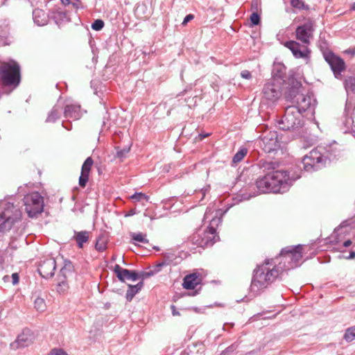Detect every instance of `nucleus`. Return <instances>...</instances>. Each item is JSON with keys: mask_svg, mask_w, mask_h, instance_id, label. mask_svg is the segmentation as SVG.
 <instances>
[{"mask_svg": "<svg viewBox=\"0 0 355 355\" xmlns=\"http://www.w3.org/2000/svg\"><path fill=\"white\" fill-rule=\"evenodd\" d=\"M259 168L266 173L255 182L257 191L244 199L248 200L261 193H285L288 191L294 182L301 178V172L279 169V164L277 162L261 159L258 162Z\"/></svg>", "mask_w": 355, "mask_h": 355, "instance_id": "f257e3e1", "label": "nucleus"}, {"mask_svg": "<svg viewBox=\"0 0 355 355\" xmlns=\"http://www.w3.org/2000/svg\"><path fill=\"white\" fill-rule=\"evenodd\" d=\"M340 155V145L334 141L325 146H320L304 156L302 164L306 172H313L325 166L327 162L336 159Z\"/></svg>", "mask_w": 355, "mask_h": 355, "instance_id": "f03ea898", "label": "nucleus"}, {"mask_svg": "<svg viewBox=\"0 0 355 355\" xmlns=\"http://www.w3.org/2000/svg\"><path fill=\"white\" fill-rule=\"evenodd\" d=\"M282 273L276 266V260L266 259L262 264L258 265L253 271L250 291L254 295L260 293L272 283L282 278Z\"/></svg>", "mask_w": 355, "mask_h": 355, "instance_id": "7ed1b4c3", "label": "nucleus"}, {"mask_svg": "<svg viewBox=\"0 0 355 355\" xmlns=\"http://www.w3.org/2000/svg\"><path fill=\"white\" fill-rule=\"evenodd\" d=\"M314 31L313 23L308 21L297 26L295 31L297 40L302 42V44L290 40L284 44V46L289 49L296 58H306L309 56L310 51L308 46L310 44V39L313 37Z\"/></svg>", "mask_w": 355, "mask_h": 355, "instance_id": "20e7f679", "label": "nucleus"}, {"mask_svg": "<svg viewBox=\"0 0 355 355\" xmlns=\"http://www.w3.org/2000/svg\"><path fill=\"white\" fill-rule=\"evenodd\" d=\"M21 210L8 199L0 201V232H7L20 220Z\"/></svg>", "mask_w": 355, "mask_h": 355, "instance_id": "39448f33", "label": "nucleus"}, {"mask_svg": "<svg viewBox=\"0 0 355 355\" xmlns=\"http://www.w3.org/2000/svg\"><path fill=\"white\" fill-rule=\"evenodd\" d=\"M301 245L295 246H288L283 248L280 253V261L277 263L276 260V266L281 272L282 275L284 271L293 269L302 263V252Z\"/></svg>", "mask_w": 355, "mask_h": 355, "instance_id": "423d86ee", "label": "nucleus"}, {"mask_svg": "<svg viewBox=\"0 0 355 355\" xmlns=\"http://www.w3.org/2000/svg\"><path fill=\"white\" fill-rule=\"evenodd\" d=\"M279 129L284 131L297 132L304 125L303 116L295 106H288L284 114L277 121Z\"/></svg>", "mask_w": 355, "mask_h": 355, "instance_id": "0eeeda50", "label": "nucleus"}, {"mask_svg": "<svg viewBox=\"0 0 355 355\" xmlns=\"http://www.w3.org/2000/svg\"><path fill=\"white\" fill-rule=\"evenodd\" d=\"M221 223V218L217 216L210 220L209 225L202 232H197L193 236L192 241L201 248L212 246L218 239L216 227Z\"/></svg>", "mask_w": 355, "mask_h": 355, "instance_id": "6e6552de", "label": "nucleus"}, {"mask_svg": "<svg viewBox=\"0 0 355 355\" xmlns=\"http://www.w3.org/2000/svg\"><path fill=\"white\" fill-rule=\"evenodd\" d=\"M0 80L3 85L17 86L20 82L19 64L14 60L3 63L0 67Z\"/></svg>", "mask_w": 355, "mask_h": 355, "instance_id": "1a4fd4ad", "label": "nucleus"}, {"mask_svg": "<svg viewBox=\"0 0 355 355\" xmlns=\"http://www.w3.org/2000/svg\"><path fill=\"white\" fill-rule=\"evenodd\" d=\"M25 210L29 217L36 216L44 209V198L38 192L27 194L24 198Z\"/></svg>", "mask_w": 355, "mask_h": 355, "instance_id": "9d476101", "label": "nucleus"}, {"mask_svg": "<svg viewBox=\"0 0 355 355\" xmlns=\"http://www.w3.org/2000/svg\"><path fill=\"white\" fill-rule=\"evenodd\" d=\"M258 141L259 146L267 153L276 151L280 147V142L276 131H266L260 136Z\"/></svg>", "mask_w": 355, "mask_h": 355, "instance_id": "9b49d317", "label": "nucleus"}, {"mask_svg": "<svg viewBox=\"0 0 355 355\" xmlns=\"http://www.w3.org/2000/svg\"><path fill=\"white\" fill-rule=\"evenodd\" d=\"M323 57L329 65L336 78L340 79L341 73L345 70V62L340 56L336 55L331 51H324Z\"/></svg>", "mask_w": 355, "mask_h": 355, "instance_id": "f8f14e48", "label": "nucleus"}, {"mask_svg": "<svg viewBox=\"0 0 355 355\" xmlns=\"http://www.w3.org/2000/svg\"><path fill=\"white\" fill-rule=\"evenodd\" d=\"M283 84L275 81V79H270L264 85L263 88V97L272 102L276 101L282 95Z\"/></svg>", "mask_w": 355, "mask_h": 355, "instance_id": "ddd939ff", "label": "nucleus"}, {"mask_svg": "<svg viewBox=\"0 0 355 355\" xmlns=\"http://www.w3.org/2000/svg\"><path fill=\"white\" fill-rule=\"evenodd\" d=\"M291 106H295L302 115L305 112L313 113L315 106V100L311 95L302 94Z\"/></svg>", "mask_w": 355, "mask_h": 355, "instance_id": "4468645a", "label": "nucleus"}, {"mask_svg": "<svg viewBox=\"0 0 355 355\" xmlns=\"http://www.w3.org/2000/svg\"><path fill=\"white\" fill-rule=\"evenodd\" d=\"M56 268V261L53 257L45 258L41 260L38 266V272L45 279H49L54 275Z\"/></svg>", "mask_w": 355, "mask_h": 355, "instance_id": "2eb2a0df", "label": "nucleus"}, {"mask_svg": "<svg viewBox=\"0 0 355 355\" xmlns=\"http://www.w3.org/2000/svg\"><path fill=\"white\" fill-rule=\"evenodd\" d=\"M302 87L301 82L294 78L290 79L289 87L285 94V97L287 101L293 104L294 101L298 98V96L303 94L302 92Z\"/></svg>", "mask_w": 355, "mask_h": 355, "instance_id": "dca6fc26", "label": "nucleus"}, {"mask_svg": "<svg viewBox=\"0 0 355 355\" xmlns=\"http://www.w3.org/2000/svg\"><path fill=\"white\" fill-rule=\"evenodd\" d=\"M113 271L117 278L122 282H125L126 280L135 282L139 279L137 271L123 268L118 264L114 266Z\"/></svg>", "mask_w": 355, "mask_h": 355, "instance_id": "f3484780", "label": "nucleus"}, {"mask_svg": "<svg viewBox=\"0 0 355 355\" xmlns=\"http://www.w3.org/2000/svg\"><path fill=\"white\" fill-rule=\"evenodd\" d=\"M93 163V159L92 157H89L85 159L82 166L81 174L79 178V184L81 187H85L88 182L89 172Z\"/></svg>", "mask_w": 355, "mask_h": 355, "instance_id": "a211bd4d", "label": "nucleus"}, {"mask_svg": "<svg viewBox=\"0 0 355 355\" xmlns=\"http://www.w3.org/2000/svg\"><path fill=\"white\" fill-rule=\"evenodd\" d=\"M50 18H52L55 23L58 26L70 21L68 12L60 8H55L51 11Z\"/></svg>", "mask_w": 355, "mask_h": 355, "instance_id": "6ab92c4d", "label": "nucleus"}, {"mask_svg": "<svg viewBox=\"0 0 355 355\" xmlns=\"http://www.w3.org/2000/svg\"><path fill=\"white\" fill-rule=\"evenodd\" d=\"M286 67L280 62H275L272 70V78L270 79H275V81L280 82L284 84L286 78Z\"/></svg>", "mask_w": 355, "mask_h": 355, "instance_id": "aec40b11", "label": "nucleus"}, {"mask_svg": "<svg viewBox=\"0 0 355 355\" xmlns=\"http://www.w3.org/2000/svg\"><path fill=\"white\" fill-rule=\"evenodd\" d=\"M64 116L68 119H79L82 116L80 106L76 104L67 105L64 107Z\"/></svg>", "mask_w": 355, "mask_h": 355, "instance_id": "412c9836", "label": "nucleus"}, {"mask_svg": "<svg viewBox=\"0 0 355 355\" xmlns=\"http://www.w3.org/2000/svg\"><path fill=\"white\" fill-rule=\"evenodd\" d=\"M201 279L198 274L194 272L186 275L184 277L182 286L187 290L194 289L200 283Z\"/></svg>", "mask_w": 355, "mask_h": 355, "instance_id": "4be33fe9", "label": "nucleus"}, {"mask_svg": "<svg viewBox=\"0 0 355 355\" xmlns=\"http://www.w3.org/2000/svg\"><path fill=\"white\" fill-rule=\"evenodd\" d=\"M50 14L47 15L41 9L36 8L33 11V19L37 26H44L47 24Z\"/></svg>", "mask_w": 355, "mask_h": 355, "instance_id": "5701e85b", "label": "nucleus"}, {"mask_svg": "<svg viewBox=\"0 0 355 355\" xmlns=\"http://www.w3.org/2000/svg\"><path fill=\"white\" fill-rule=\"evenodd\" d=\"M29 331H24L21 334L19 335L14 343L11 344V347L15 348L25 347L28 346L31 342V336L28 334Z\"/></svg>", "mask_w": 355, "mask_h": 355, "instance_id": "b1692460", "label": "nucleus"}, {"mask_svg": "<svg viewBox=\"0 0 355 355\" xmlns=\"http://www.w3.org/2000/svg\"><path fill=\"white\" fill-rule=\"evenodd\" d=\"M89 232L87 231H74L73 239L76 241L79 248H83V244L88 242Z\"/></svg>", "mask_w": 355, "mask_h": 355, "instance_id": "393cba45", "label": "nucleus"}, {"mask_svg": "<svg viewBox=\"0 0 355 355\" xmlns=\"http://www.w3.org/2000/svg\"><path fill=\"white\" fill-rule=\"evenodd\" d=\"M62 110V106L56 104L49 113L46 119V123H54L60 119Z\"/></svg>", "mask_w": 355, "mask_h": 355, "instance_id": "a878e982", "label": "nucleus"}, {"mask_svg": "<svg viewBox=\"0 0 355 355\" xmlns=\"http://www.w3.org/2000/svg\"><path fill=\"white\" fill-rule=\"evenodd\" d=\"M143 286H144V283L142 281L139 282L136 285L129 284L128 289L127 291L126 296H125L126 300L128 302H130L132 300V298L135 297V295L141 290Z\"/></svg>", "mask_w": 355, "mask_h": 355, "instance_id": "bb28decb", "label": "nucleus"}, {"mask_svg": "<svg viewBox=\"0 0 355 355\" xmlns=\"http://www.w3.org/2000/svg\"><path fill=\"white\" fill-rule=\"evenodd\" d=\"M66 266L61 268L60 271V275L63 277V279H61L57 286V291L59 293H64L68 289V284L65 281L66 279Z\"/></svg>", "mask_w": 355, "mask_h": 355, "instance_id": "cd10ccee", "label": "nucleus"}, {"mask_svg": "<svg viewBox=\"0 0 355 355\" xmlns=\"http://www.w3.org/2000/svg\"><path fill=\"white\" fill-rule=\"evenodd\" d=\"M342 124L343 125L344 132H349L353 127H355V120L350 114H347L345 112L343 119L342 120Z\"/></svg>", "mask_w": 355, "mask_h": 355, "instance_id": "c85d7f7f", "label": "nucleus"}, {"mask_svg": "<svg viewBox=\"0 0 355 355\" xmlns=\"http://www.w3.org/2000/svg\"><path fill=\"white\" fill-rule=\"evenodd\" d=\"M131 144H128L123 148H121L120 146L115 147L116 155L115 158H118L120 161H123L129 153L130 150Z\"/></svg>", "mask_w": 355, "mask_h": 355, "instance_id": "c756f323", "label": "nucleus"}, {"mask_svg": "<svg viewBox=\"0 0 355 355\" xmlns=\"http://www.w3.org/2000/svg\"><path fill=\"white\" fill-rule=\"evenodd\" d=\"M248 153V149L245 147L241 148L232 158V162L237 164L240 162Z\"/></svg>", "mask_w": 355, "mask_h": 355, "instance_id": "7c9ffc66", "label": "nucleus"}, {"mask_svg": "<svg viewBox=\"0 0 355 355\" xmlns=\"http://www.w3.org/2000/svg\"><path fill=\"white\" fill-rule=\"evenodd\" d=\"M344 85L346 91L348 92L349 91H352L353 92H355V78L354 77H348L345 80Z\"/></svg>", "mask_w": 355, "mask_h": 355, "instance_id": "2f4dec72", "label": "nucleus"}, {"mask_svg": "<svg viewBox=\"0 0 355 355\" xmlns=\"http://www.w3.org/2000/svg\"><path fill=\"white\" fill-rule=\"evenodd\" d=\"M132 240L141 243H148V240L146 238V234H144L142 233H132L131 234Z\"/></svg>", "mask_w": 355, "mask_h": 355, "instance_id": "473e14b6", "label": "nucleus"}, {"mask_svg": "<svg viewBox=\"0 0 355 355\" xmlns=\"http://www.w3.org/2000/svg\"><path fill=\"white\" fill-rule=\"evenodd\" d=\"M106 241L103 236H99L96 242L95 248L98 252H103L106 249Z\"/></svg>", "mask_w": 355, "mask_h": 355, "instance_id": "72a5a7b5", "label": "nucleus"}, {"mask_svg": "<svg viewBox=\"0 0 355 355\" xmlns=\"http://www.w3.org/2000/svg\"><path fill=\"white\" fill-rule=\"evenodd\" d=\"M130 199L136 201V202H140V201H148L149 197L146 196L145 193L141 192H136L134 194H132L130 197Z\"/></svg>", "mask_w": 355, "mask_h": 355, "instance_id": "f704fd0d", "label": "nucleus"}, {"mask_svg": "<svg viewBox=\"0 0 355 355\" xmlns=\"http://www.w3.org/2000/svg\"><path fill=\"white\" fill-rule=\"evenodd\" d=\"M35 308L39 311H43L45 309L46 304L44 299L37 297L34 301Z\"/></svg>", "mask_w": 355, "mask_h": 355, "instance_id": "c9c22d12", "label": "nucleus"}, {"mask_svg": "<svg viewBox=\"0 0 355 355\" xmlns=\"http://www.w3.org/2000/svg\"><path fill=\"white\" fill-rule=\"evenodd\" d=\"M293 7L297 9L307 10L309 8L306 6L302 0H290Z\"/></svg>", "mask_w": 355, "mask_h": 355, "instance_id": "e433bc0d", "label": "nucleus"}, {"mask_svg": "<svg viewBox=\"0 0 355 355\" xmlns=\"http://www.w3.org/2000/svg\"><path fill=\"white\" fill-rule=\"evenodd\" d=\"M355 329L352 328L347 329L345 333L344 338L347 342H352L355 340Z\"/></svg>", "mask_w": 355, "mask_h": 355, "instance_id": "4c0bfd02", "label": "nucleus"}, {"mask_svg": "<svg viewBox=\"0 0 355 355\" xmlns=\"http://www.w3.org/2000/svg\"><path fill=\"white\" fill-rule=\"evenodd\" d=\"M345 112L347 114H350L355 120V105L353 107L349 102L347 101Z\"/></svg>", "mask_w": 355, "mask_h": 355, "instance_id": "58836bf2", "label": "nucleus"}, {"mask_svg": "<svg viewBox=\"0 0 355 355\" xmlns=\"http://www.w3.org/2000/svg\"><path fill=\"white\" fill-rule=\"evenodd\" d=\"M104 24L102 19H96L92 24V28L94 31H101L104 27Z\"/></svg>", "mask_w": 355, "mask_h": 355, "instance_id": "ea45409f", "label": "nucleus"}, {"mask_svg": "<svg viewBox=\"0 0 355 355\" xmlns=\"http://www.w3.org/2000/svg\"><path fill=\"white\" fill-rule=\"evenodd\" d=\"M250 21L252 25L257 26L260 23V16L257 12H253L250 15Z\"/></svg>", "mask_w": 355, "mask_h": 355, "instance_id": "a19ab883", "label": "nucleus"}, {"mask_svg": "<svg viewBox=\"0 0 355 355\" xmlns=\"http://www.w3.org/2000/svg\"><path fill=\"white\" fill-rule=\"evenodd\" d=\"M153 275V272H152V271H150V272L141 271L140 272H138L139 279H141V281H143L144 279H146L147 277H149L150 276H151Z\"/></svg>", "mask_w": 355, "mask_h": 355, "instance_id": "79ce46f5", "label": "nucleus"}, {"mask_svg": "<svg viewBox=\"0 0 355 355\" xmlns=\"http://www.w3.org/2000/svg\"><path fill=\"white\" fill-rule=\"evenodd\" d=\"M49 355H68L64 350L61 349H53Z\"/></svg>", "mask_w": 355, "mask_h": 355, "instance_id": "37998d69", "label": "nucleus"}, {"mask_svg": "<svg viewBox=\"0 0 355 355\" xmlns=\"http://www.w3.org/2000/svg\"><path fill=\"white\" fill-rule=\"evenodd\" d=\"M241 76L243 78L250 80L252 78L251 72L248 70H243L241 72Z\"/></svg>", "mask_w": 355, "mask_h": 355, "instance_id": "c03bdc74", "label": "nucleus"}, {"mask_svg": "<svg viewBox=\"0 0 355 355\" xmlns=\"http://www.w3.org/2000/svg\"><path fill=\"white\" fill-rule=\"evenodd\" d=\"M175 255L171 253H165L164 254V260L169 261V264L173 261Z\"/></svg>", "mask_w": 355, "mask_h": 355, "instance_id": "a18cd8bd", "label": "nucleus"}, {"mask_svg": "<svg viewBox=\"0 0 355 355\" xmlns=\"http://www.w3.org/2000/svg\"><path fill=\"white\" fill-rule=\"evenodd\" d=\"M19 277L18 273L15 272L12 275V282L13 285H16L19 283Z\"/></svg>", "mask_w": 355, "mask_h": 355, "instance_id": "49530a36", "label": "nucleus"}, {"mask_svg": "<svg viewBox=\"0 0 355 355\" xmlns=\"http://www.w3.org/2000/svg\"><path fill=\"white\" fill-rule=\"evenodd\" d=\"M169 265V261H167V260H164L162 262L158 263L157 265V269L156 270L157 272L159 271L160 269L164 267V266H168Z\"/></svg>", "mask_w": 355, "mask_h": 355, "instance_id": "de8ad7c7", "label": "nucleus"}, {"mask_svg": "<svg viewBox=\"0 0 355 355\" xmlns=\"http://www.w3.org/2000/svg\"><path fill=\"white\" fill-rule=\"evenodd\" d=\"M193 18H194V16H193V15H191V14H189V15H187L184 17V20H183V21H182V25H184H184H186L189 21H190L191 20H192Z\"/></svg>", "mask_w": 355, "mask_h": 355, "instance_id": "09e8293b", "label": "nucleus"}, {"mask_svg": "<svg viewBox=\"0 0 355 355\" xmlns=\"http://www.w3.org/2000/svg\"><path fill=\"white\" fill-rule=\"evenodd\" d=\"M136 214V211L135 209H132L130 210H129L125 214V217H129V216H132L133 215H135Z\"/></svg>", "mask_w": 355, "mask_h": 355, "instance_id": "8fccbe9b", "label": "nucleus"}, {"mask_svg": "<svg viewBox=\"0 0 355 355\" xmlns=\"http://www.w3.org/2000/svg\"><path fill=\"white\" fill-rule=\"evenodd\" d=\"M171 310H172V314H173V315H180L179 311H178L176 310V307H175V306H174V305H171Z\"/></svg>", "mask_w": 355, "mask_h": 355, "instance_id": "3c124183", "label": "nucleus"}, {"mask_svg": "<svg viewBox=\"0 0 355 355\" xmlns=\"http://www.w3.org/2000/svg\"><path fill=\"white\" fill-rule=\"evenodd\" d=\"M68 122H65V121H63L62 123V125L65 128L67 129V130H71V124H69V125H68Z\"/></svg>", "mask_w": 355, "mask_h": 355, "instance_id": "603ef678", "label": "nucleus"}, {"mask_svg": "<svg viewBox=\"0 0 355 355\" xmlns=\"http://www.w3.org/2000/svg\"><path fill=\"white\" fill-rule=\"evenodd\" d=\"M209 135V133H205V134L201 133V134H199L198 137H199L200 140H202L205 138L207 137Z\"/></svg>", "mask_w": 355, "mask_h": 355, "instance_id": "864d4df0", "label": "nucleus"}, {"mask_svg": "<svg viewBox=\"0 0 355 355\" xmlns=\"http://www.w3.org/2000/svg\"><path fill=\"white\" fill-rule=\"evenodd\" d=\"M3 263H4V257L2 254H0V270L3 269Z\"/></svg>", "mask_w": 355, "mask_h": 355, "instance_id": "5fc2aeb1", "label": "nucleus"}, {"mask_svg": "<svg viewBox=\"0 0 355 355\" xmlns=\"http://www.w3.org/2000/svg\"><path fill=\"white\" fill-rule=\"evenodd\" d=\"M210 211H211V209L207 208V210H206V212L205 214V216H204V219L205 220H207L209 218V215L210 214Z\"/></svg>", "mask_w": 355, "mask_h": 355, "instance_id": "6e6d98bb", "label": "nucleus"}, {"mask_svg": "<svg viewBox=\"0 0 355 355\" xmlns=\"http://www.w3.org/2000/svg\"><path fill=\"white\" fill-rule=\"evenodd\" d=\"M352 245V241L350 240H347L343 243V246L345 248H348Z\"/></svg>", "mask_w": 355, "mask_h": 355, "instance_id": "4d7b16f0", "label": "nucleus"}, {"mask_svg": "<svg viewBox=\"0 0 355 355\" xmlns=\"http://www.w3.org/2000/svg\"><path fill=\"white\" fill-rule=\"evenodd\" d=\"M355 258V251H351L347 259H352Z\"/></svg>", "mask_w": 355, "mask_h": 355, "instance_id": "13d9d810", "label": "nucleus"}, {"mask_svg": "<svg viewBox=\"0 0 355 355\" xmlns=\"http://www.w3.org/2000/svg\"><path fill=\"white\" fill-rule=\"evenodd\" d=\"M62 3L64 6H69L71 4L70 0H61Z\"/></svg>", "mask_w": 355, "mask_h": 355, "instance_id": "bf43d9fd", "label": "nucleus"}, {"mask_svg": "<svg viewBox=\"0 0 355 355\" xmlns=\"http://www.w3.org/2000/svg\"><path fill=\"white\" fill-rule=\"evenodd\" d=\"M208 191V189H202L201 191H200V193L202 194V200L204 198L205 196V193L206 192Z\"/></svg>", "mask_w": 355, "mask_h": 355, "instance_id": "052dcab7", "label": "nucleus"}, {"mask_svg": "<svg viewBox=\"0 0 355 355\" xmlns=\"http://www.w3.org/2000/svg\"><path fill=\"white\" fill-rule=\"evenodd\" d=\"M345 53L351 54L352 55H355V50L354 49H348L345 51Z\"/></svg>", "mask_w": 355, "mask_h": 355, "instance_id": "680f3d73", "label": "nucleus"}, {"mask_svg": "<svg viewBox=\"0 0 355 355\" xmlns=\"http://www.w3.org/2000/svg\"><path fill=\"white\" fill-rule=\"evenodd\" d=\"M74 8L78 9V6L76 2H71V4Z\"/></svg>", "mask_w": 355, "mask_h": 355, "instance_id": "e2e57ef3", "label": "nucleus"}, {"mask_svg": "<svg viewBox=\"0 0 355 355\" xmlns=\"http://www.w3.org/2000/svg\"><path fill=\"white\" fill-rule=\"evenodd\" d=\"M351 9L352 10H355V2L352 3V6H351Z\"/></svg>", "mask_w": 355, "mask_h": 355, "instance_id": "0e129e2a", "label": "nucleus"}, {"mask_svg": "<svg viewBox=\"0 0 355 355\" xmlns=\"http://www.w3.org/2000/svg\"><path fill=\"white\" fill-rule=\"evenodd\" d=\"M9 279V276L6 275L3 277L4 281H6Z\"/></svg>", "mask_w": 355, "mask_h": 355, "instance_id": "69168bd1", "label": "nucleus"}, {"mask_svg": "<svg viewBox=\"0 0 355 355\" xmlns=\"http://www.w3.org/2000/svg\"><path fill=\"white\" fill-rule=\"evenodd\" d=\"M181 355H187V353L186 352H182Z\"/></svg>", "mask_w": 355, "mask_h": 355, "instance_id": "338daca9", "label": "nucleus"}, {"mask_svg": "<svg viewBox=\"0 0 355 355\" xmlns=\"http://www.w3.org/2000/svg\"><path fill=\"white\" fill-rule=\"evenodd\" d=\"M154 248H155V250H159V248H157V247H155Z\"/></svg>", "mask_w": 355, "mask_h": 355, "instance_id": "774afa93", "label": "nucleus"}]
</instances>
